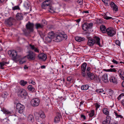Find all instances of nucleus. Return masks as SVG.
I'll return each instance as SVG.
<instances>
[{
  "mask_svg": "<svg viewBox=\"0 0 124 124\" xmlns=\"http://www.w3.org/2000/svg\"><path fill=\"white\" fill-rule=\"evenodd\" d=\"M44 25H45L43 24V23L41 24L36 23L35 24V26H36V28L37 29H39L42 28Z\"/></svg>",
  "mask_w": 124,
  "mask_h": 124,
  "instance_id": "cd10ccee",
  "label": "nucleus"
},
{
  "mask_svg": "<svg viewBox=\"0 0 124 124\" xmlns=\"http://www.w3.org/2000/svg\"><path fill=\"white\" fill-rule=\"evenodd\" d=\"M24 69H28V67L27 66H26L25 65L24 66Z\"/></svg>",
  "mask_w": 124,
  "mask_h": 124,
  "instance_id": "0e129e2a",
  "label": "nucleus"
},
{
  "mask_svg": "<svg viewBox=\"0 0 124 124\" xmlns=\"http://www.w3.org/2000/svg\"><path fill=\"white\" fill-rule=\"evenodd\" d=\"M61 117V113L60 112L57 113L56 116L55 117L54 119V122L56 123L60 121V118Z\"/></svg>",
  "mask_w": 124,
  "mask_h": 124,
  "instance_id": "f3484780",
  "label": "nucleus"
},
{
  "mask_svg": "<svg viewBox=\"0 0 124 124\" xmlns=\"http://www.w3.org/2000/svg\"><path fill=\"white\" fill-rule=\"evenodd\" d=\"M75 39L76 41L78 42H80L85 40V38L84 37H81L78 36H77L75 37Z\"/></svg>",
  "mask_w": 124,
  "mask_h": 124,
  "instance_id": "393cba45",
  "label": "nucleus"
},
{
  "mask_svg": "<svg viewBox=\"0 0 124 124\" xmlns=\"http://www.w3.org/2000/svg\"><path fill=\"white\" fill-rule=\"evenodd\" d=\"M8 54L13 60L14 61L17 59L18 56L16 51L13 50H9L8 52Z\"/></svg>",
  "mask_w": 124,
  "mask_h": 124,
  "instance_id": "20e7f679",
  "label": "nucleus"
},
{
  "mask_svg": "<svg viewBox=\"0 0 124 124\" xmlns=\"http://www.w3.org/2000/svg\"><path fill=\"white\" fill-rule=\"evenodd\" d=\"M96 91L97 93H103L104 92V90L102 89H97Z\"/></svg>",
  "mask_w": 124,
  "mask_h": 124,
  "instance_id": "c03bdc74",
  "label": "nucleus"
},
{
  "mask_svg": "<svg viewBox=\"0 0 124 124\" xmlns=\"http://www.w3.org/2000/svg\"><path fill=\"white\" fill-rule=\"evenodd\" d=\"M76 2L80 5H81L83 4V2L82 0H76Z\"/></svg>",
  "mask_w": 124,
  "mask_h": 124,
  "instance_id": "49530a36",
  "label": "nucleus"
},
{
  "mask_svg": "<svg viewBox=\"0 0 124 124\" xmlns=\"http://www.w3.org/2000/svg\"><path fill=\"white\" fill-rule=\"evenodd\" d=\"M52 2V0H46L44 2L42 3L41 7L43 9H45L47 6L48 7V10L49 11L52 13L55 12V8L52 6H50Z\"/></svg>",
  "mask_w": 124,
  "mask_h": 124,
  "instance_id": "f03ea898",
  "label": "nucleus"
},
{
  "mask_svg": "<svg viewBox=\"0 0 124 124\" xmlns=\"http://www.w3.org/2000/svg\"><path fill=\"white\" fill-rule=\"evenodd\" d=\"M122 95L123 96H124V93H122L119 95L118 97L117 98L118 100H119L120 99Z\"/></svg>",
  "mask_w": 124,
  "mask_h": 124,
  "instance_id": "8fccbe9b",
  "label": "nucleus"
},
{
  "mask_svg": "<svg viewBox=\"0 0 124 124\" xmlns=\"http://www.w3.org/2000/svg\"><path fill=\"white\" fill-rule=\"evenodd\" d=\"M109 5L110 6L113 11L116 12L118 10V8L117 6L113 1H111L110 2Z\"/></svg>",
  "mask_w": 124,
  "mask_h": 124,
  "instance_id": "4468645a",
  "label": "nucleus"
},
{
  "mask_svg": "<svg viewBox=\"0 0 124 124\" xmlns=\"http://www.w3.org/2000/svg\"><path fill=\"white\" fill-rule=\"evenodd\" d=\"M19 96L22 98L25 97L27 95L26 91L24 89H21L18 92Z\"/></svg>",
  "mask_w": 124,
  "mask_h": 124,
  "instance_id": "9b49d317",
  "label": "nucleus"
},
{
  "mask_svg": "<svg viewBox=\"0 0 124 124\" xmlns=\"http://www.w3.org/2000/svg\"><path fill=\"white\" fill-rule=\"evenodd\" d=\"M108 93L110 95H112L113 93V91L112 90L109 89L108 91Z\"/></svg>",
  "mask_w": 124,
  "mask_h": 124,
  "instance_id": "09e8293b",
  "label": "nucleus"
},
{
  "mask_svg": "<svg viewBox=\"0 0 124 124\" xmlns=\"http://www.w3.org/2000/svg\"><path fill=\"white\" fill-rule=\"evenodd\" d=\"M112 62L114 63H115L116 64H117L118 63V62H117V61L116 60H115L114 59H113V60H112Z\"/></svg>",
  "mask_w": 124,
  "mask_h": 124,
  "instance_id": "603ef678",
  "label": "nucleus"
},
{
  "mask_svg": "<svg viewBox=\"0 0 124 124\" xmlns=\"http://www.w3.org/2000/svg\"><path fill=\"white\" fill-rule=\"evenodd\" d=\"M102 2L106 6H109V4L111 1L110 0H102Z\"/></svg>",
  "mask_w": 124,
  "mask_h": 124,
  "instance_id": "2f4dec72",
  "label": "nucleus"
},
{
  "mask_svg": "<svg viewBox=\"0 0 124 124\" xmlns=\"http://www.w3.org/2000/svg\"><path fill=\"white\" fill-rule=\"evenodd\" d=\"M27 81H24L23 80H21L19 82L20 84L22 86H24L27 84Z\"/></svg>",
  "mask_w": 124,
  "mask_h": 124,
  "instance_id": "473e14b6",
  "label": "nucleus"
},
{
  "mask_svg": "<svg viewBox=\"0 0 124 124\" xmlns=\"http://www.w3.org/2000/svg\"><path fill=\"white\" fill-rule=\"evenodd\" d=\"M39 34L41 36H43L44 35V34L42 33L41 31L39 32Z\"/></svg>",
  "mask_w": 124,
  "mask_h": 124,
  "instance_id": "13d9d810",
  "label": "nucleus"
},
{
  "mask_svg": "<svg viewBox=\"0 0 124 124\" xmlns=\"http://www.w3.org/2000/svg\"><path fill=\"white\" fill-rule=\"evenodd\" d=\"M4 0H0V3L3 2Z\"/></svg>",
  "mask_w": 124,
  "mask_h": 124,
  "instance_id": "774afa93",
  "label": "nucleus"
},
{
  "mask_svg": "<svg viewBox=\"0 0 124 124\" xmlns=\"http://www.w3.org/2000/svg\"><path fill=\"white\" fill-rule=\"evenodd\" d=\"M27 119L29 121H34L33 116L31 114L29 115L27 117Z\"/></svg>",
  "mask_w": 124,
  "mask_h": 124,
  "instance_id": "7c9ffc66",
  "label": "nucleus"
},
{
  "mask_svg": "<svg viewBox=\"0 0 124 124\" xmlns=\"http://www.w3.org/2000/svg\"><path fill=\"white\" fill-rule=\"evenodd\" d=\"M34 24L29 22L26 25V26L27 29L29 32H32L33 31Z\"/></svg>",
  "mask_w": 124,
  "mask_h": 124,
  "instance_id": "1a4fd4ad",
  "label": "nucleus"
},
{
  "mask_svg": "<svg viewBox=\"0 0 124 124\" xmlns=\"http://www.w3.org/2000/svg\"><path fill=\"white\" fill-rule=\"evenodd\" d=\"M110 124H118L117 122L114 121H113L112 122H111Z\"/></svg>",
  "mask_w": 124,
  "mask_h": 124,
  "instance_id": "864d4df0",
  "label": "nucleus"
},
{
  "mask_svg": "<svg viewBox=\"0 0 124 124\" xmlns=\"http://www.w3.org/2000/svg\"><path fill=\"white\" fill-rule=\"evenodd\" d=\"M89 87L88 85H82L81 87V89L82 90H88Z\"/></svg>",
  "mask_w": 124,
  "mask_h": 124,
  "instance_id": "c85d7f7f",
  "label": "nucleus"
},
{
  "mask_svg": "<svg viewBox=\"0 0 124 124\" xmlns=\"http://www.w3.org/2000/svg\"><path fill=\"white\" fill-rule=\"evenodd\" d=\"M23 14L22 13H18L16 16V18L18 20H22L23 19Z\"/></svg>",
  "mask_w": 124,
  "mask_h": 124,
  "instance_id": "6ab92c4d",
  "label": "nucleus"
},
{
  "mask_svg": "<svg viewBox=\"0 0 124 124\" xmlns=\"http://www.w3.org/2000/svg\"><path fill=\"white\" fill-rule=\"evenodd\" d=\"M102 112L104 114L107 116L109 115V112L108 109L107 108H103L102 110Z\"/></svg>",
  "mask_w": 124,
  "mask_h": 124,
  "instance_id": "c756f323",
  "label": "nucleus"
},
{
  "mask_svg": "<svg viewBox=\"0 0 124 124\" xmlns=\"http://www.w3.org/2000/svg\"><path fill=\"white\" fill-rule=\"evenodd\" d=\"M109 80L110 82L116 84H117V79L115 77L113 76H111L110 77L109 79Z\"/></svg>",
  "mask_w": 124,
  "mask_h": 124,
  "instance_id": "aec40b11",
  "label": "nucleus"
},
{
  "mask_svg": "<svg viewBox=\"0 0 124 124\" xmlns=\"http://www.w3.org/2000/svg\"><path fill=\"white\" fill-rule=\"evenodd\" d=\"M84 103V102L83 101H82L81 102H80V104H79V106H80L81 105L83 104Z\"/></svg>",
  "mask_w": 124,
  "mask_h": 124,
  "instance_id": "680f3d73",
  "label": "nucleus"
},
{
  "mask_svg": "<svg viewBox=\"0 0 124 124\" xmlns=\"http://www.w3.org/2000/svg\"><path fill=\"white\" fill-rule=\"evenodd\" d=\"M1 111H2L4 113L8 115H9L11 114V112L9 111L8 110L4 108H2Z\"/></svg>",
  "mask_w": 124,
  "mask_h": 124,
  "instance_id": "5701e85b",
  "label": "nucleus"
},
{
  "mask_svg": "<svg viewBox=\"0 0 124 124\" xmlns=\"http://www.w3.org/2000/svg\"><path fill=\"white\" fill-rule=\"evenodd\" d=\"M94 104L95 105V107L96 108V110H97L98 108L100 107V104L97 103H95Z\"/></svg>",
  "mask_w": 124,
  "mask_h": 124,
  "instance_id": "a18cd8bd",
  "label": "nucleus"
},
{
  "mask_svg": "<svg viewBox=\"0 0 124 124\" xmlns=\"http://www.w3.org/2000/svg\"><path fill=\"white\" fill-rule=\"evenodd\" d=\"M24 6L27 9H29L30 7V4L27 2H25L24 4Z\"/></svg>",
  "mask_w": 124,
  "mask_h": 124,
  "instance_id": "ea45409f",
  "label": "nucleus"
},
{
  "mask_svg": "<svg viewBox=\"0 0 124 124\" xmlns=\"http://www.w3.org/2000/svg\"><path fill=\"white\" fill-rule=\"evenodd\" d=\"M9 63V62H5L4 61L1 62H0V69H4V66Z\"/></svg>",
  "mask_w": 124,
  "mask_h": 124,
  "instance_id": "4be33fe9",
  "label": "nucleus"
},
{
  "mask_svg": "<svg viewBox=\"0 0 124 124\" xmlns=\"http://www.w3.org/2000/svg\"><path fill=\"white\" fill-rule=\"evenodd\" d=\"M122 86L124 87V81H123L122 84Z\"/></svg>",
  "mask_w": 124,
  "mask_h": 124,
  "instance_id": "e2e57ef3",
  "label": "nucleus"
},
{
  "mask_svg": "<svg viewBox=\"0 0 124 124\" xmlns=\"http://www.w3.org/2000/svg\"><path fill=\"white\" fill-rule=\"evenodd\" d=\"M109 13H107L104 15L103 17L104 19L107 20L111 19L113 20L114 18H112L111 17L109 16Z\"/></svg>",
  "mask_w": 124,
  "mask_h": 124,
  "instance_id": "a878e982",
  "label": "nucleus"
},
{
  "mask_svg": "<svg viewBox=\"0 0 124 124\" xmlns=\"http://www.w3.org/2000/svg\"><path fill=\"white\" fill-rule=\"evenodd\" d=\"M93 25L92 23H85L82 25V28L85 31L89 28L91 27Z\"/></svg>",
  "mask_w": 124,
  "mask_h": 124,
  "instance_id": "f8f14e48",
  "label": "nucleus"
},
{
  "mask_svg": "<svg viewBox=\"0 0 124 124\" xmlns=\"http://www.w3.org/2000/svg\"><path fill=\"white\" fill-rule=\"evenodd\" d=\"M114 113L115 114V115L117 117H120L121 118H123V117L122 116H121L120 115L118 114V113L117 112H116V111H114Z\"/></svg>",
  "mask_w": 124,
  "mask_h": 124,
  "instance_id": "58836bf2",
  "label": "nucleus"
},
{
  "mask_svg": "<svg viewBox=\"0 0 124 124\" xmlns=\"http://www.w3.org/2000/svg\"><path fill=\"white\" fill-rule=\"evenodd\" d=\"M38 57L39 59H41L43 61H45L47 58V55L43 53L39 54L38 55Z\"/></svg>",
  "mask_w": 124,
  "mask_h": 124,
  "instance_id": "dca6fc26",
  "label": "nucleus"
},
{
  "mask_svg": "<svg viewBox=\"0 0 124 124\" xmlns=\"http://www.w3.org/2000/svg\"><path fill=\"white\" fill-rule=\"evenodd\" d=\"M100 29L101 31L103 33H105L106 32V29L105 26L103 25H101L100 26Z\"/></svg>",
  "mask_w": 124,
  "mask_h": 124,
  "instance_id": "bb28decb",
  "label": "nucleus"
},
{
  "mask_svg": "<svg viewBox=\"0 0 124 124\" xmlns=\"http://www.w3.org/2000/svg\"><path fill=\"white\" fill-rule=\"evenodd\" d=\"M45 66L44 65L40 67V68L41 69H45Z\"/></svg>",
  "mask_w": 124,
  "mask_h": 124,
  "instance_id": "052dcab7",
  "label": "nucleus"
},
{
  "mask_svg": "<svg viewBox=\"0 0 124 124\" xmlns=\"http://www.w3.org/2000/svg\"><path fill=\"white\" fill-rule=\"evenodd\" d=\"M62 37L63 39H66L67 38V36L66 35H63Z\"/></svg>",
  "mask_w": 124,
  "mask_h": 124,
  "instance_id": "5fc2aeb1",
  "label": "nucleus"
},
{
  "mask_svg": "<svg viewBox=\"0 0 124 124\" xmlns=\"http://www.w3.org/2000/svg\"><path fill=\"white\" fill-rule=\"evenodd\" d=\"M106 30L107 34L110 37L113 36L116 33L115 30L111 28H108L106 29Z\"/></svg>",
  "mask_w": 124,
  "mask_h": 124,
  "instance_id": "0eeeda50",
  "label": "nucleus"
},
{
  "mask_svg": "<svg viewBox=\"0 0 124 124\" xmlns=\"http://www.w3.org/2000/svg\"><path fill=\"white\" fill-rule=\"evenodd\" d=\"M29 46L31 49V50H34L35 52L38 53H39V49L38 48L35 47L34 45L30 44L29 45Z\"/></svg>",
  "mask_w": 124,
  "mask_h": 124,
  "instance_id": "412c9836",
  "label": "nucleus"
},
{
  "mask_svg": "<svg viewBox=\"0 0 124 124\" xmlns=\"http://www.w3.org/2000/svg\"><path fill=\"white\" fill-rule=\"evenodd\" d=\"M63 35L61 34H58L57 33L55 34V37L53 39L54 41L56 42H60L63 39Z\"/></svg>",
  "mask_w": 124,
  "mask_h": 124,
  "instance_id": "6e6552de",
  "label": "nucleus"
},
{
  "mask_svg": "<svg viewBox=\"0 0 124 124\" xmlns=\"http://www.w3.org/2000/svg\"><path fill=\"white\" fill-rule=\"evenodd\" d=\"M115 43L117 45L119 46L120 45V41L118 40H116Z\"/></svg>",
  "mask_w": 124,
  "mask_h": 124,
  "instance_id": "de8ad7c7",
  "label": "nucleus"
},
{
  "mask_svg": "<svg viewBox=\"0 0 124 124\" xmlns=\"http://www.w3.org/2000/svg\"><path fill=\"white\" fill-rule=\"evenodd\" d=\"M16 108L18 112L20 114L23 113L24 111V106L20 103H18L17 104Z\"/></svg>",
  "mask_w": 124,
  "mask_h": 124,
  "instance_id": "423d86ee",
  "label": "nucleus"
},
{
  "mask_svg": "<svg viewBox=\"0 0 124 124\" xmlns=\"http://www.w3.org/2000/svg\"><path fill=\"white\" fill-rule=\"evenodd\" d=\"M122 104L124 106V99L121 102Z\"/></svg>",
  "mask_w": 124,
  "mask_h": 124,
  "instance_id": "bf43d9fd",
  "label": "nucleus"
},
{
  "mask_svg": "<svg viewBox=\"0 0 124 124\" xmlns=\"http://www.w3.org/2000/svg\"><path fill=\"white\" fill-rule=\"evenodd\" d=\"M106 117V120L107 122H108V123L109 124L112 122L111 121V118L108 115Z\"/></svg>",
  "mask_w": 124,
  "mask_h": 124,
  "instance_id": "c9c22d12",
  "label": "nucleus"
},
{
  "mask_svg": "<svg viewBox=\"0 0 124 124\" xmlns=\"http://www.w3.org/2000/svg\"><path fill=\"white\" fill-rule=\"evenodd\" d=\"M55 34H56V33L54 34L53 32L52 31L48 33L47 36L49 39H54Z\"/></svg>",
  "mask_w": 124,
  "mask_h": 124,
  "instance_id": "b1692460",
  "label": "nucleus"
},
{
  "mask_svg": "<svg viewBox=\"0 0 124 124\" xmlns=\"http://www.w3.org/2000/svg\"><path fill=\"white\" fill-rule=\"evenodd\" d=\"M87 64L86 62L83 63L81 67V74L83 77H86L89 79V80L94 79L96 77L94 74L91 72L87 74L86 73L85 71Z\"/></svg>",
  "mask_w": 124,
  "mask_h": 124,
  "instance_id": "f257e3e1",
  "label": "nucleus"
},
{
  "mask_svg": "<svg viewBox=\"0 0 124 124\" xmlns=\"http://www.w3.org/2000/svg\"><path fill=\"white\" fill-rule=\"evenodd\" d=\"M28 89L29 90L33 91L35 90L34 88L31 85H29L28 86Z\"/></svg>",
  "mask_w": 124,
  "mask_h": 124,
  "instance_id": "4c0bfd02",
  "label": "nucleus"
},
{
  "mask_svg": "<svg viewBox=\"0 0 124 124\" xmlns=\"http://www.w3.org/2000/svg\"><path fill=\"white\" fill-rule=\"evenodd\" d=\"M101 79L105 83H107L109 82L108 78V75L107 74H104L102 76Z\"/></svg>",
  "mask_w": 124,
  "mask_h": 124,
  "instance_id": "a211bd4d",
  "label": "nucleus"
},
{
  "mask_svg": "<svg viewBox=\"0 0 124 124\" xmlns=\"http://www.w3.org/2000/svg\"><path fill=\"white\" fill-rule=\"evenodd\" d=\"M104 70L106 72H116V70L115 68H110L108 69H104Z\"/></svg>",
  "mask_w": 124,
  "mask_h": 124,
  "instance_id": "72a5a7b5",
  "label": "nucleus"
},
{
  "mask_svg": "<svg viewBox=\"0 0 124 124\" xmlns=\"http://www.w3.org/2000/svg\"><path fill=\"white\" fill-rule=\"evenodd\" d=\"M39 99L37 98H35L31 100V103L33 106H37L39 105Z\"/></svg>",
  "mask_w": 124,
  "mask_h": 124,
  "instance_id": "ddd939ff",
  "label": "nucleus"
},
{
  "mask_svg": "<svg viewBox=\"0 0 124 124\" xmlns=\"http://www.w3.org/2000/svg\"><path fill=\"white\" fill-rule=\"evenodd\" d=\"M14 21V19L10 17L5 20V23L9 26H11L13 25V23Z\"/></svg>",
  "mask_w": 124,
  "mask_h": 124,
  "instance_id": "2eb2a0df",
  "label": "nucleus"
},
{
  "mask_svg": "<svg viewBox=\"0 0 124 124\" xmlns=\"http://www.w3.org/2000/svg\"><path fill=\"white\" fill-rule=\"evenodd\" d=\"M94 111L93 110H92L90 114H89V116L91 117L93 116L94 115Z\"/></svg>",
  "mask_w": 124,
  "mask_h": 124,
  "instance_id": "a19ab883",
  "label": "nucleus"
},
{
  "mask_svg": "<svg viewBox=\"0 0 124 124\" xmlns=\"http://www.w3.org/2000/svg\"><path fill=\"white\" fill-rule=\"evenodd\" d=\"M28 54L27 56V58L29 60H33L35 59L36 54L33 52L31 51L28 52Z\"/></svg>",
  "mask_w": 124,
  "mask_h": 124,
  "instance_id": "39448f33",
  "label": "nucleus"
},
{
  "mask_svg": "<svg viewBox=\"0 0 124 124\" xmlns=\"http://www.w3.org/2000/svg\"><path fill=\"white\" fill-rule=\"evenodd\" d=\"M12 9L13 10H20V8L18 6H15L12 8Z\"/></svg>",
  "mask_w": 124,
  "mask_h": 124,
  "instance_id": "79ce46f5",
  "label": "nucleus"
},
{
  "mask_svg": "<svg viewBox=\"0 0 124 124\" xmlns=\"http://www.w3.org/2000/svg\"><path fill=\"white\" fill-rule=\"evenodd\" d=\"M80 19H79L76 20L77 22V23H79L80 21Z\"/></svg>",
  "mask_w": 124,
  "mask_h": 124,
  "instance_id": "338daca9",
  "label": "nucleus"
},
{
  "mask_svg": "<svg viewBox=\"0 0 124 124\" xmlns=\"http://www.w3.org/2000/svg\"><path fill=\"white\" fill-rule=\"evenodd\" d=\"M91 69V68L90 67H87L86 69V74L89 73H90L91 72H90Z\"/></svg>",
  "mask_w": 124,
  "mask_h": 124,
  "instance_id": "37998d69",
  "label": "nucleus"
},
{
  "mask_svg": "<svg viewBox=\"0 0 124 124\" xmlns=\"http://www.w3.org/2000/svg\"><path fill=\"white\" fill-rule=\"evenodd\" d=\"M100 40V38L96 36L94 37L93 39L89 38L87 45L90 46H93L94 44H97L99 46H101Z\"/></svg>",
  "mask_w": 124,
  "mask_h": 124,
  "instance_id": "7ed1b4c3",
  "label": "nucleus"
},
{
  "mask_svg": "<svg viewBox=\"0 0 124 124\" xmlns=\"http://www.w3.org/2000/svg\"><path fill=\"white\" fill-rule=\"evenodd\" d=\"M31 84L33 85H34L36 83L35 82L33 81L32 80V82L31 83Z\"/></svg>",
  "mask_w": 124,
  "mask_h": 124,
  "instance_id": "69168bd1",
  "label": "nucleus"
},
{
  "mask_svg": "<svg viewBox=\"0 0 124 124\" xmlns=\"http://www.w3.org/2000/svg\"><path fill=\"white\" fill-rule=\"evenodd\" d=\"M118 73L120 77H121V76L123 75L124 74V72L121 69L119 70L118 71Z\"/></svg>",
  "mask_w": 124,
  "mask_h": 124,
  "instance_id": "e433bc0d",
  "label": "nucleus"
},
{
  "mask_svg": "<svg viewBox=\"0 0 124 124\" xmlns=\"http://www.w3.org/2000/svg\"><path fill=\"white\" fill-rule=\"evenodd\" d=\"M67 81L70 82V83H73V77L71 76H70L68 77L67 78Z\"/></svg>",
  "mask_w": 124,
  "mask_h": 124,
  "instance_id": "f704fd0d",
  "label": "nucleus"
},
{
  "mask_svg": "<svg viewBox=\"0 0 124 124\" xmlns=\"http://www.w3.org/2000/svg\"><path fill=\"white\" fill-rule=\"evenodd\" d=\"M81 118H83L84 119H86V117L85 116L83 115H82L81 116Z\"/></svg>",
  "mask_w": 124,
  "mask_h": 124,
  "instance_id": "4d7b16f0",
  "label": "nucleus"
},
{
  "mask_svg": "<svg viewBox=\"0 0 124 124\" xmlns=\"http://www.w3.org/2000/svg\"><path fill=\"white\" fill-rule=\"evenodd\" d=\"M102 124H109L108 123H107V122L106 121H103L102 122Z\"/></svg>",
  "mask_w": 124,
  "mask_h": 124,
  "instance_id": "6e6d98bb",
  "label": "nucleus"
},
{
  "mask_svg": "<svg viewBox=\"0 0 124 124\" xmlns=\"http://www.w3.org/2000/svg\"><path fill=\"white\" fill-rule=\"evenodd\" d=\"M25 62V61H23L22 60H20L19 61V63L20 64H22Z\"/></svg>",
  "mask_w": 124,
  "mask_h": 124,
  "instance_id": "3c124183",
  "label": "nucleus"
},
{
  "mask_svg": "<svg viewBox=\"0 0 124 124\" xmlns=\"http://www.w3.org/2000/svg\"><path fill=\"white\" fill-rule=\"evenodd\" d=\"M34 115L37 120L39 119V116L42 118H44L45 117L44 113L42 111H40L39 113H35L34 114Z\"/></svg>",
  "mask_w": 124,
  "mask_h": 124,
  "instance_id": "9d476101",
  "label": "nucleus"
}]
</instances>
